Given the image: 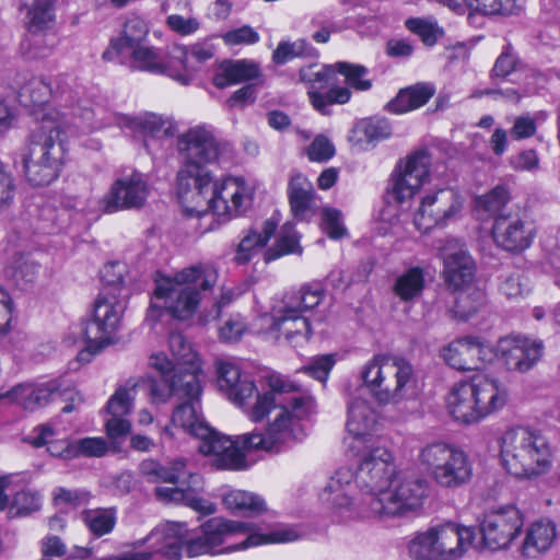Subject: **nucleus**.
<instances>
[{"label": "nucleus", "instance_id": "obj_3", "mask_svg": "<svg viewBox=\"0 0 560 560\" xmlns=\"http://www.w3.org/2000/svg\"><path fill=\"white\" fill-rule=\"evenodd\" d=\"M310 402L282 406L264 431L254 430L234 438L209 427H199V452L217 470L240 471L248 467L246 452L280 453L306 436L305 422Z\"/></svg>", "mask_w": 560, "mask_h": 560}, {"label": "nucleus", "instance_id": "obj_58", "mask_svg": "<svg viewBox=\"0 0 560 560\" xmlns=\"http://www.w3.org/2000/svg\"><path fill=\"white\" fill-rule=\"evenodd\" d=\"M320 228L331 240H340L347 235L342 212L332 207H324L320 212Z\"/></svg>", "mask_w": 560, "mask_h": 560}, {"label": "nucleus", "instance_id": "obj_30", "mask_svg": "<svg viewBox=\"0 0 560 560\" xmlns=\"http://www.w3.org/2000/svg\"><path fill=\"white\" fill-rule=\"evenodd\" d=\"M492 238L502 249L520 253L533 243L534 230L518 215H498L492 226Z\"/></svg>", "mask_w": 560, "mask_h": 560}, {"label": "nucleus", "instance_id": "obj_32", "mask_svg": "<svg viewBox=\"0 0 560 560\" xmlns=\"http://www.w3.org/2000/svg\"><path fill=\"white\" fill-rule=\"evenodd\" d=\"M557 538L558 527L553 521L549 518L536 520L525 527L518 553L523 559H539L551 550Z\"/></svg>", "mask_w": 560, "mask_h": 560}, {"label": "nucleus", "instance_id": "obj_42", "mask_svg": "<svg viewBox=\"0 0 560 560\" xmlns=\"http://www.w3.org/2000/svg\"><path fill=\"white\" fill-rule=\"evenodd\" d=\"M56 433L49 424H43L35 428L28 436L30 443L35 447L46 445L47 451L56 457L62 459L75 458L74 442L66 439H55Z\"/></svg>", "mask_w": 560, "mask_h": 560}, {"label": "nucleus", "instance_id": "obj_48", "mask_svg": "<svg viewBox=\"0 0 560 560\" xmlns=\"http://www.w3.org/2000/svg\"><path fill=\"white\" fill-rule=\"evenodd\" d=\"M301 253L300 236L295 230V224L287 222L282 225L276 244L265 252V261L269 262L284 255Z\"/></svg>", "mask_w": 560, "mask_h": 560}, {"label": "nucleus", "instance_id": "obj_55", "mask_svg": "<svg viewBox=\"0 0 560 560\" xmlns=\"http://www.w3.org/2000/svg\"><path fill=\"white\" fill-rule=\"evenodd\" d=\"M499 290L509 300H520L530 292L528 279L521 270L501 277Z\"/></svg>", "mask_w": 560, "mask_h": 560}, {"label": "nucleus", "instance_id": "obj_17", "mask_svg": "<svg viewBox=\"0 0 560 560\" xmlns=\"http://www.w3.org/2000/svg\"><path fill=\"white\" fill-rule=\"evenodd\" d=\"M355 451L360 455L353 468L359 491L365 497H380L397 474L393 452L381 441Z\"/></svg>", "mask_w": 560, "mask_h": 560}, {"label": "nucleus", "instance_id": "obj_9", "mask_svg": "<svg viewBox=\"0 0 560 560\" xmlns=\"http://www.w3.org/2000/svg\"><path fill=\"white\" fill-rule=\"evenodd\" d=\"M500 463L508 474L518 479H533L549 471L553 448L538 430L513 427L498 439Z\"/></svg>", "mask_w": 560, "mask_h": 560}, {"label": "nucleus", "instance_id": "obj_56", "mask_svg": "<svg viewBox=\"0 0 560 560\" xmlns=\"http://www.w3.org/2000/svg\"><path fill=\"white\" fill-rule=\"evenodd\" d=\"M407 28L417 34L427 46H433L444 32L433 18H413L406 21Z\"/></svg>", "mask_w": 560, "mask_h": 560}, {"label": "nucleus", "instance_id": "obj_33", "mask_svg": "<svg viewBox=\"0 0 560 560\" xmlns=\"http://www.w3.org/2000/svg\"><path fill=\"white\" fill-rule=\"evenodd\" d=\"M125 63L133 70L166 75L174 81L172 71H175V62L172 60V48L163 55L160 48L143 43L127 50V59L122 65Z\"/></svg>", "mask_w": 560, "mask_h": 560}, {"label": "nucleus", "instance_id": "obj_6", "mask_svg": "<svg viewBox=\"0 0 560 560\" xmlns=\"http://www.w3.org/2000/svg\"><path fill=\"white\" fill-rule=\"evenodd\" d=\"M219 278L218 268L211 262H198L173 275L158 273L148 317L155 319L164 310L179 320L191 318L202 300V293L211 291Z\"/></svg>", "mask_w": 560, "mask_h": 560}, {"label": "nucleus", "instance_id": "obj_51", "mask_svg": "<svg viewBox=\"0 0 560 560\" xmlns=\"http://www.w3.org/2000/svg\"><path fill=\"white\" fill-rule=\"evenodd\" d=\"M407 549L413 560H442L429 528L415 533L407 544Z\"/></svg>", "mask_w": 560, "mask_h": 560}, {"label": "nucleus", "instance_id": "obj_39", "mask_svg": "<svg viewBox=\"0 0 560 560\" xmlns=\"http://www.w3.org/2000/svg\"><path fill=\"white\" fill-rule=\"evenodd\" d=\"M20 9L26 11L25 23L31 33L50 30L55 24V0H22Z\"/></svg>", "mask_w": 560, "mask_h": 560}, {"label": "nucleus", "instance_id": "obj_40", "mask_svg": "<svg viewBox=\"0 0 560 560\" xmlns=\"http://www.w3.org/2000/svg\"><path fill=\"white\" fill-rule=\"evenodd\" d=\"M425 287V272L420 266H409L394 280L393 292L402 302L421 296Z\"/></svg>", "mask_w": 560, "mask_h": 560}, {"label": "nucleus", "instance_id": "obj_28", "mask_svg": "<svg viewBox=\"0 0 560 560\" xmlns=\"http://www.w3.org/2000/svg\"><path fill=\"white\" fill-rule=\"evenodd\" d=\"M442 560H459L475 546L474 527L455 522L436 523L428 527Z\"/></svg>", "mask_w": 560, "mask_h": 560}, {"label": "nucleus", "instance_id": "obj_29", "mask_svg": "<svg viewBox=\"0 0 560 560\" xmlns=\"http://www.w3.org/2000/svg\"><path fill=\"white\" fill-rule=\"evenodd\" d=\"M214 55V46L209 42H197L192 45H175L172 47V60L175 71H172L174 81L187 86L192 83L201 65Z\"/></svg>", "mask_w": 560, "mask_h": 560}, {"label": "nucleus", "instance_id": "obj_41", "mask_svg": "<svg viewBox=\"0 0 560 560\" xmlns=\"http://www.w3.org/2000/svg\"><path fill=\"white\" fill-rule=\"evenodd\" d=\"M258 66L249 60L229 61L221 65L213 77V84L219 89L257 78Z\"/></svg>", "mask_w": 560, "mask_h": 560}, {"label": "nucleus", "instance_id": "obj_38", "mask_svg": "<svg viewBox=\"0 0 560 560\" xmlns=\"http://www.w3.org/2000/svg\"><path fill=\"white\" fill-rule=\"evenodd\" d=\"M40 266L22 253H14L3 268V277L12 285L25 290L32 285L39 273Z\"/></svg>", "mask_w": 560, "mask_h": 560}, {"label": "nucleus", "instance_id": "obj_25", "mask_svg": "<svg viewBox=\"0 0 560 560\" xmlns=\"http://www.w3.org/2000/svg\"><path fill=\"white\" fill-rule=\"evenodd\" d=\"M185 394L179 398L183 400L177 405L172 415V427H165L164 433L174 436L173 427L182 429L184 432L197 438L200 434V428L209 427L206 422L200 408V397L202 388L200 378L194 374L186 375Z\"/></svg>", "mask_w": 560, "mask_h": 560}, {"label": "nucleus", "instance_id": "obj_36", "mask_svg": "<svg viewBox=\"0 0 560 560\" xmlns=\"http://www.w3.org/2000/svg\"><path fill=\"white\" fill-rule=\"evenodd\" d=\"M113 121L121 128L140 129L147 148L150 147L151 139L160 140L173 135L172 122L156 114H145L137 118L114 115Z\"/></svg>", "mask_w": 560, "mask_h": 560}, {"label": "nucleus", "instance_id": "obj_24", "mask_svg": "<svg viewBox=\"0 0 560 560\" xmlns=\"http://www.w3.org/2000/svg\"><path fill=\"white\" fill-rule=\"evenodd\" d=\"M494 360H499L508 370L527 372L541 359V340L523 335H510L498 340L494 347Z\"/></svg>", "mask_w": 560, "mask_h": 560}, {"label": "nucleus", "instance_id": "obj_35", "mask_svg": "<svg viewBox=\"0 0 560 560\" xmlns=\"http://www.w3.org/2000/svg\"><path fill=\"white\" fill-rule=\"evenodd\" d=\"M288 198L291 212L299 221H308L317 209V194L312 182L303 174H293L288 184Z\"/></svg>", "mask_w": 560, "mask_h": 560}, {"label": "nucleus", "instance_id": "obj_27", "mask_svg": "<svg viewBox=\"0 0 560 560\" xmlns=\"http://www.w3.org/2000/svg\"><path fill=\"white\" fill-rule=\"evenodd\" d=\"M347 432L351 450L373 444L377 429V413L371 402L360 395H352L348 401Z\"/></svg>", "mask_w": 560, "mask_h": 560}, {"label": "nucleus", "instance_id": "obj_16", "mask_svg": "<svg viewBox=\"0 0 560 560\" xmlns=\"http://www.w3.org/2000/svg\"><path fill=\"white\" fill-rule=\"evenodd\" d=\"M150 188L145 175L130 170L118 175L107 192L98 200L90 199L80 211L86 214L116 213L122 210L139 209L144 206Z\"/></svg>", "mask_w": 560, "mask_h": 560}, {"label": "nucleus", "instance_id": "obj_1", "mask_svg": "<svg viewBox=\"0 0 560 560\" xmlns=\"http://www.w3.org/2000/svg\"><path fill=\"white\" fill-rule=\"evenodd\" d=\"M19 101L39 121L21 154L24 176L33 186H48L60 176L68 158L67 133L92 132L112 124L78 100L66 74L49 82L32 78L21 88Z\"/></svg>", "mask_w": 560, "mask_h": 560}, {"label": "nucleus", "instance_id": "obj_45", "mask_svg": "<svg viewBox=\"0 0 560 560\" xmlns=\"http://www.w3.org/2000/svg\"><path fill=\"white\" fill-rule=\"evenodd\" d=\"M168 346L178 369H186L184 374H194L199 377L201 364L198 354L182 334L173 332L168 338Z\"/></svg>", "mask_w": 560, "mask_h": 560}, {"label": "nucleus", "instance_id": "obj_22", "mask_svg": "<svg viewBox=\"0 0 560 560\" xmlns=\"http://www.w3.org/2000/svg\"><path fill=\"white\" fill-rule=\"evenodd\" d=\"M463 208V199L454 188H441L425 195L413 215V224L421 233L445 226Z\"/></svg>", "mask_w": 560, "mask_h": 560}, {"label": "nucleus", "instance_id": "obj_23", "mask_svg": "<svg viewBox=\"0 0 560 560\" xmlns=\"http://www.w3.org/2000/svg\"><path fill=\"white\" fill-rule=\"evenodd\" d=\"M444 362L457 371H476L494 361V348L480 336L459 337L441 349Z\"/></svg>", "mask_w": 560, "mask_h": 560}, {"label": "nucleus", "instance_id": "obj_15", "mask_svg": "<svg viewBox=\"0 0 560 560\" xmlns=\"http://www.w3.org/2000/svg\"><path fill=\"white\" fill-rule=\"evenodd\" d=\"M424 479L399 471L380 497L372 500V518L401 516L422 508L428 497Z\"/></svg>", "mask_w": 560, "mask_h": 560}, {"label": "nucleus", "instance_id": "obj_12", "mask_svg": "<svg viewBox=\"0 0 560 560\" xmlns=\"http://www.w3.org/2000/svg\"><path fill=\"white\" fill-rule=\"evenodd\" d=\"M443 260L445 283L455 293L454 314L457 318L468 320L485 304L486 294L474 280L476 264L464 244L456 238H447L439 248Z\"/></svg>", "mask_w": 560, "mask_h": 560}, {"label": "nucleus", "instance_id": "obj_31", "mask_svg": "<svg viewBox=\"0 0 560 560\" xmlns=\"http://www.w3.org/2000/svg\"><path fill=\"white\" fill-rule=\"evenodd\" d=\"M148 35L147 21L138 14H129L120 33L110 38L107 48L102 54V59L107 62L124 63L127 59V50L143 44Z\"/></svg>", "mask_w": 560, "mask_h": 560}, {"label": "nucleus", "instance_id": "obj_19", "mask_svg": "<svg viewBox=\"0 0 560 560\" xmlns=\"http://www.w3.org/2000/svg\"><path fill=\"white\" fill-rule=\"evenodd\" d=\"M524 526L523 513L515 505H501L485 513L480 522L481 539L476 548L490 551L508 549Z\"/></svg>", "mask_w": 560, "mask_h": 560}, {"label": "nucleus", "instance_id": "obj_5", "mask_svg": "<svg viewBox=\"0 0 560 560\" xmlns=\"http://www.w3.org/2000/svg\"><path fill=\"white\" fill-rule=\"evenodd\" d=\"M215 372L219 389L254 422L261 421L271 410L276 415L282 406L293 400L299 406L310 402L307 419L315 412L314 398L291 395L294 386L281 375H270L267 378L268 389L259 393L254 380L231 360H217Z\"/></svg>", "mask_w": 560, "mask_h": 560}, {"label": "nucleus", "instance_id": "obj_47", "mask_svg": "<svg viewBox=\"0 0 560 560\" xmlns=\"http://www.w3.org/2000/svg\"><path fill=\"white\" fill-rule=\"evenodd\" d=\"M81 520L95 537H102L113 532L117 523L115 508L88 509L81 513Z\"/></svg>", "mask_w": 560, "mask_h": 560}, {"label": "nucleus", "instance_id": "obj_14", "mask_svg": "<svg viewBox=\"0 0 560 560\" xmlns=\"http://www.w3.org/2000/svg\"><path fill=\"white\" fill-rule=\"evenodd\" d=\"M317 497L335 523L372 518V500L359 491L353 467L339 466L329 476Z\"/></svg>", "mask_w": 560, "mask_h": 560}, {"label": "nucleus", "instance_id": "obj_13", "mask_svg": "<svg viewBox=\"0 0 560 560\" xmlns=\"http://www.w3.org/2000/svg\"><path fill=\"white\" fill-rule=\"evenodd\" d=\"M417 462L430 480L443 490H457L474 477V463L466 451L442 440L419 447Z\"/></svg>", "mask_w": 560, "mask_h": 560}, {"label": "nucleus", "instance_id": "obj_59", "mask_svg": "<svg viewBox=\"0 0 560 560\" xmlns=\"http://www.w3.org/2000/svg\"><path fill=\"white\" fill-rule=\"evenodd\" d=\"M357 129L368 142L385 140L392 135L390 124L384 118L365 119L358 125Z\"/></svg>", "mask_w": 560, "mask_h": 560}, {"label": "nucleus", "instance_id": "obj_46", "mask_svg": "<svg viewBox=\"0 0 560 560\" xmlns=\"http://www.w3.org/2000/svg\"><path fill=\"white\" fill-rule=\"evenodd\" d=\"M262 315L264 314L257 316L252 324H248L242 314H231L218 328L220 341L224 343H236L248 334L259 335L269 340L264 334L256 331V324Z\"/></svg>", "mask_w": 560, "mask_h": 560}, {"label": "nucleus", "instance_id": "obj_49", "mask_svg": "<svg viewBox=\"0 0 560 560\" xmlns=\"http://www.w3.org/2000/svg\"><path fill=\"white\" fill-rule=\"evenodd\" d=\"M138 384L139 382L136 378H129L125 385L119 386L106 404V413L124 417L129 415L133 408Z\"/></svg>", "mask_w": 560, "mask_h": 560}, {"label": "nucleus", "instance_id": "obj_11", "mask_svg": "<svg viewBox=\"0 0 560 560\" xmlns=\"http://www.w3.org/2000/svg\"><path fill=\"white\" fill-rule=\"evenodd\" d=\"M363 386L380 405H399L415 394L417 375L402 355L377 353L360 370Z\"/></svg>", "mask_w": 560, "mask_h": 560}, {"label": "nucleus", "instance_id": "obj_7", "mask_svg": "<svg viewBox=\"0 0 560 560\" xmlns=\"http://www.w3.org/2000/svg\"><path fill=\"white\" fill-rule=\"evenodd\" d=\"M324 298L325 291L319 283L304 284L296 291L287 292L258 319L256 331L273 341L284 339L293 347L302 346L313 335L305 314L318 306Z\"/></svg>", "mask_w": 560, "mask_h": 560}, {"label": "nucleus", "instance_id": "obj_8", "mask_svg": "<svg viewBox=\"0 0 560 560\" xmlns=\"http://www.w3.org/2000/svg\"><path fill=\"white\" fill-rule=\"evenodd\" d=\"M118 264H107L102 272V279L107 287L98 294L94 303L93 317L81 329L84 348L78 353L81 363H89L92 358L115 342L122 314L126 308V298L121 272L115 279L109 272L119 268Z\"/></svg>", "mask_w": 560, "mask_h": 560}, {"label": "nucleus", "instance_id": "obj_60", "mask_svg": "<svg viewBox=\"0 0 560 560\" xmlns=\"http://www.w3.org/2000/svg\"><path fill=\"white\" fill-rule=\"evenodd\" d=\"M149 366L159 373L163 380L179 378L180 381L186 371L183 368L177 370V363L163 352L152 353L149 358Z\"/></svg>", "mask_w": 560, "mask_h": 560}, {"label": "nucleus", "instance_id": "obj_43", "mask_svg": "<svg viewBox=\"0 0 560 560\" xmlns=\"http://www.w3.org/2000/svg\"><path fill=\"white\" fill-rule=\"evenodd\" d=\"M434 88L429 83H420L401 90L398 95L387 104L394 114H404L417 109L433 96Z\"/></svg>", "mask_w": 560, "mask_h": 560}, {"label": "nucleus", "instance_id": "obj_2", "mask_svg": "<svg viewBox=\"0 0 560 560\" xmlns=\"http://www.w3.org/2000/svg\"><path fill=\"white\" fill-rule=\"evenodd\" d=\"M184 165L177 174V197L188 215L209 210L230 220L246 213L253 206L256 183L243 176L228 175L213 179L203 170L221 153V142L209 125L189 128L178 139Z\"/></svg>", "mask_w": 560, "mask_h": 560}, {"label": "nucleus", "instance_id": "obj_54", "mask_svg": "<svg viewBox=\"0 0 560 560\" xmlns=\"http://www.w3.org/2000/svg\"><path fill=\"white\" fill-rule=\"evenodd\" d=\"M338 360L339 355L337 353L314 355L300 369V372L325 385Z\"/></svg>", "mask_w": 560, "mask_h": 560}, {"label": "nucleus", "instance_id": "obj_62", "mask_svg": "<svg viewBox=\"0 0 560 560\" xmlns=\"http://www.w3.org/2000/svg\"><path fill=\"white\" fill-rule=\"evenodd\" d=\"M222 39L230 46L254 45L260 40V36L252 26L243 25L224 33Z\"/></svg>", "mask_w": 560, "mask_h": 560}, {"label": "nucleus", "instance_id": "obj_34", "mask_svg": "<svg viewBox=\"0 0 560 560\" xmlns=\"http://www.w3.org/2000/svg\"><path fill=\"white\" fill-rule=\"evenodd\" d=\"M58 389L59 383L56 380L44 383H24L10 390L0 392V401L16 404L25 410H35L47 405Z\"/></svg>", "mask_w": 560, "mask_h": 560}, {"label": "nucleus", "instance_id": "obj_21", "mask_svg": "<svg viewBox=\"0 0 560 560\" xmlns=\"http://www.w3.org/2000/svg\"><path fill=\"white\" fill-rule=\"evenodd\" d=\"M430 165L431 158L423 150L399 160L389 177L388 195L399 203L410 200L427 180Z\"/></svg>", "mask_w": 560, "mask_h": 560}, {"label": "nucleus", "instance_id": "obj_53", "mask_svg": "<svg viewBox=\"0 0 560 560\" xmlns=\"http://www.w3.org/2000/svg\"><path fill=\"white\" fill-rule=\"evenodd\" d=\"M335 71L336 75H342L347 85L357 91H368L372 86L368 78L369 70L361 65L339 61L335 63Z\"/></svg>", "mask_w": 560, "mask_h": 560}, {"label": "nucleus", "instance_id": "obj_52", "mask_svg": "<svg viewBox=\"0 0 560 560\" xmlns=\"http://www.w3.org/2000/svg\"><path fill=\"white\" fill-rule=\"evenodd\" d=\"M509 201V191L503 186H497L475 200V211L480 219L498 214Z\"/></svg>", "mask_w": 560, "mask_h": 560}, {"label": "nucleus", "instance_id": "obj_61", "mask_svg": "<svg viewBox=\"0 0 560 560\" xmlns=\"http://www.w3.org/2000/svg\"><path fill=\"white\" fill-rule=\"evenodd\" d=\"M40 508V495L37 492L22 490L15 493L11 512L13 510L16 515H26Z\"/></svg>", "mask_w": 560, "mask_h": 560}, {"label": "nucleus", "instance_id": "obj_20", "mask_svg": "<svg viewBox=\"0 0 560 560\" xmlns=\"http://www.w3.org/2000/svg\"><path fill=\"white\" fill-rule=\"evenodd\" d=\"M300 79L308 85V97L313 107L322 114H329L332 104H346L351 92L346 86L332 85L336 83L335 65L311 63L302 67Z\"/></svg>", "mask_w": 560, "mask_h": 560}, {"label": "nucleus", "instance_id": "obj_37", "mask_svg": "<svg viewBox=\"0 0 560 560\" xmlns=\"http://www.w3.org/2000/svg\"><path fill=\"white\" fill-rule=\"evenodd\" d=\"M278 226V220L275 217L267 219L261 226V231L249 230L236 246L234 262L237 265L248 264L273 236Z\"/></svg>", "mask_w": 560, "mask_h": 560}, {"label": "nucleus", "instance_id": "obj_44", "mask_svg": "<svg viewBox=\"0 0 560 560\" xmlns=\"http://www.w3.org/2000/svg\"><path fill=\"white\" fill-rule=\"evenodd\" d=\"M224 508L233 514L253 516L266 510L265 500L253 492L231 490L223 495Z\"/></svg>", "mask_w": 560, "mask_h": 560}, {"label": "nucleus", "instance_id": "obj_57", "mask_svg": "<svg viewBox=\"0 0 560 560\" xmlns=\"http://www.w3.org/2000/svg\"><path fill=\"white\" fill-rule=\"evenodd\" d=\"M314 55L315 49L305 39H298L293 43H279L273 51L272 60L278 65H283L296 57H311Z\"/></svg>", "mask_w": 560, "mask_h": 560}, {"label": "nucleus", "instance_id": "obj_18", "mask_svg": "<svg viewBox=\"0 0 560 560\" xmlns=\"http://www.w3.org/2000/svg\"><path fill=\"white\" fill-rule=\"evenodd\" d=\"M175 480H166L171 487L160 486L155 489L156 498L164 503H182L201 515H212L217 512V505L198 495L201 489V479L198 474L187 469V460L177 458L167 467Z\"/></svg>", "mask_w": 560, "mask_h": 560}, {"label": "nucleus", "instance_id": "obj_26", "mask_svg": "<svg viewBox=\"0 0 560 560\" xmlns=\"http://www.w3.org/2000/svg\"><path fill=\"white\" fill-rule=\"evenodd\" d=\"M190 538V530L186 523L165 522L158 525L151 533L141 540L133 542V548L148 545L144 552L161 553L170 559L179 560L183 553L186 555L187 541Z\"/></svg>", "mask_w": 560, "mask_h": 560}, {"label": "nucleus", "instance_id": "obj_50", "mask_svg": "<svg viewBox=\"0 0 560 560\" xmlns=\"http://www.w3.org/2000/svg\"><path fill=\"white\" fill-rule=\"evenodd\" d=\"M186 375L183 374V378H170L160 380L152 378L150 381L149 396L152 404H164L173 395L177 396L178 399L185 394L186 389Z\"/></svg>", "mask_w": 560, "mask_h": 560}, {"label": "nucleus", "instance_id": "obj_64", "mask_svg": "<svg viewBox=\"0 0 560 560\" xmlns=\"http://www.w3.org/2000/svg\"><path fill=\"white\" fill-rule=\"evenodd\" d=\"M140 471L151 482H166V480H175L176 478V475L171 472L167 467L153 459L143 460L140 464Z\"/></svg>", "mask_w": 560, "mask_h": 560}, {"label": "nucleus", "instance_id": "obj_63", "mask_svg": "<svg viewBox=\"0 0 560 560\" xmlns=\"http://www.w3.org/2000/svg\"><path fill=\"white\" fill-rule=\"evenodd\" d=\"M335 155V145L325 136H317L307 148V156L313 162H327Z\"/></svg>", "mask_w": 560, "mask_h": 560}, {"label": "nucleus", "instance_id": "obj_4", "mask_svg": "<svg viewBox=\"0 0 560 560\" xmlns=\"http://www.w3.org/2000/svg\"><path fill=\"white\" fill-rule=\"evenodd\" d=\"M301 536V530L292 525L279 524L266 528L253 522L213 516L190 533L186 556L230 555L264 545L292 542Z\"/></svg>", "mask_w": 560, "mask_h": 560}, {"label": "nucleus", "instance_id": "obj_10", "mask_svg": "<svg viewBox=\"0 0 560 560\" xmlns=\"http://www.w3.org/2000/svg\"><path fill=\"white\" fill-rule=\"evenodd\" d=\"M508 400L509 392L501 381L475 375L453 384L445 396V408L454 421L475 424L503 409Z\"/></svg>", "mask_w": 560, "mask_h": 560}]
</instances>
